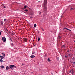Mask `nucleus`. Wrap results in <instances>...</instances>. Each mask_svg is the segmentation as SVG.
Here are the masks:
<instances>
[{
	"label": "nucleus",
	"mask_w": 75,
	"mask_h": 75,
	"mask_svg": "<svg viewBox=\"0 0 75 75\" xmlns=\"http://www.w3.org/2000/svg\"><path fill=\"white\" fill-rule=\"evenodd\" d=\"M47 61L48 62H50L51 61V59H50V58H49L47 59Z\"/></svg>",
	"instance_id": "obj_10"
},
{
	"label": "nucleus",
	"mask_w": 75,
	"mask_h": 75,
	"mask_svg": "<svg viewBox=\"0 0 75 75\" xmlns=\"http://www.w3.org/2000/svg\"><path fill=\"white\" fill-rule=\"evenodd\" d=\"M2 40L4 42H5L6 41V39L5 37H3L2 38Z\"/></svg>",
	"instance_id": "obj_3"
},
{
	"label": "nucleus",
	"mask_w": 75,
	"mask_h": 75,
	"mask_svg": "<svg viewBox=\"0 0 75 75\" xmlns=\"http://www.w3.org/2000/svg\"><path fill=\"white\" fill-rule=\"evenodd\" d=\"M10 40L11 41H12V42H13V40H11V38H10Z\"/></svg>",
	"instance_id": "obj_27"
},
{
	"label": "nucleus",
	"mask_w": 75,
	"mask_h": 75,
	"mask_svg": "<svg viewBox=\"0 0 75 75\" xmlns=\"http://www.w3.org/2000/svg\"><path fill=\"white\" fill-rule=\"evenodd\" d=\"M65 58H67V55H65Z\"/></svg>",
	"instance_id": "obj_26"
},
{
	"label": "nucleus",
	"mask_w": 75,
	"mask_h": 75,
	"mask_svg": "<svg viewBox=\"0 0 75 75\" xmlns=\"http://www.w3.org/2000/svg\"><path fill=\"white\" fill-rule=\"evenodd\" d=\"M2 54L3 55V54H4V53H2Z\"/></svg>",
	"instance_id": "obj_38"
},
{
	"label": "nucleus",
	"mask_w": 75,
	"mask_h": 75,
	"mask_svg": "<svg viewBox=\"0 0 75 75\" xmlns=\"http://www.w3.org/2000/svg\"><path fill=\"white\" fill-rule=\"evenodd\" d=\"M69 72H72V71L71 70L70 71H69Z\"/></svg>",
	"instance_id": "obj_32"
},
{
	"label": "nucleus",
	"mask_w": 75,
	"mask_h": 75,
	"mask_svg": "<svg viewBox=\"0 0 75 75\" xmlns=\"http://www.w3.org/2000/svg\"><path fill=\"white\" fill-rule=\"evenodd\" d=\"M36 26H37V25H36V24H35L34 25V27L35 28L36 27Z\"/></svg>",
	"instance_id": "obj_15"
},
{
	"label": "nucleus",
	"mask_w": 75,
	"mask_h": 75,
	"mask_svg": "<svg viewBox=\"0 0 75 75\" xmlns=\"http://www.w3.org/2000/svg\"><path fill=\"white\" fill-rule=\"evenodd\" d=\"M59 38H61V36H59Z\"/></svg>",
	"instance_id": "obj_29"
},
{
	"label": "nucleus",
	"mask_w": 75,
	"mask_h": 75,
	"mask_svg": "<svg viewBox=\"0 0 75 75\" xmlns=\"http://www.w3.org/2000/svg\"><path fill=\"white\" fill-rule=\"evenodd\" d=\"M11 45L13 47V46H14V44L13 43H12L11 44Z\"/></svg>",
	"instance_id": "obj_19"
},
{
	"label": "nucleus",
	"mask_w": 75,
	"mask_h": 75,
	"mask_svg": "<svg viewBox=\"0 0 75 75\" xmlns=\"http://www.w3.org/2000/svg\"><path fill=\"white\" fill-rule=\"evenodd\" d=\"M6 30L7 31H8V29H7L6 28Z\"/></svg>",
	"instance_id": "obj_37"
},
{
	"label": "nucleus",
	"mask_w": 75,
	"mask_h": 75,
	"mask_svg": "<svg viewBox=\"0 0 75 75\" xmlns=\"http://www.w3.org/2000/svg\"><path fill=\"white\" fill-rule=\"evenodd\" d=\"M71 74L72 75H73V74H74V71H72V72H71Z\"/></svg>",
	"instance_id": "obj_20"
},
{
	"label": "nucleus",
	"mask_w": 75,
	"mask_h": 75,
	"mask_svg": "<svg viewBox=\"0 0 75 75\" xmlns=\"http://www.w3.org/2000/svg\"><path fill=\"white\" fill-rule=\"evenodd\" d=\"M22 65H23H23H24V64H22Z\"/></svg>",
	"instance_id": "obj_36"
},
{
	"label": "nucleus",
	"mask_w": 75,
	"mask_h": 75,
	"mask_svg": "<svg viewBox=\"0 0 75 75\" xmlns=\"http://www.w3.org/2000/svg\"><path fill=\"white\" fill-rule=\"evenodd\" d=\"M23 40L25 42H27V38H23Z\"/></svg>",
	"instance_id": "obj_5"
},
{
	"label": "nucleus",
	"mask_w": 75,
	"mask_h": 75,
	"mask_svg": "<svg viewBox=\"0 0 75 75\" xmlns=\"http://www.w3.org/2000/svg\"><path fill=\"white\" fill-rule=\"evenodd\" d=\"M9 67L10 68H11V69L12 70L13 69V68H16V66H14V65H10L9 66Z\"/></svg>",
	"instance_id": "obj_2"
},
{
	"label": "nucleus",
	"mask_w": 75,
	"mask_h": 75,
	"mask_svg": "<svg viewBox=\"0 0 75 75\" xmlns=\"http://www.w3.org/2000/svg\"><path fill=\"white\" fill-rule=\"evenodd\" d=\"M6 21V19H5L4 20V21Z\"/></svg>",
	"instance_id": "obj_34"
},
{
	"label": "nucleus",
	"mask_w": 75,
	"mask_h": 75,
	"mask_svg": "<svg viewBox=\"0 0 75 75\" xmlns=\"http://www.w3.org/2000/svg\"><path fill=\"white\" fill-rule=\"evenodd\" d=\"M0 57L1 58V59H4V57L3 56H0Z\"/></svg>",
	"instance_id": "obj_9"
},
{
	"label": "nucleus",
	"mask_w": 75,
	"mask_h": 75,
	"mask_svg": "<svg viewBox=\"0 0 75 75\" xmlns=\"http://www.w3.org/2000/svg\"><path fill=\"white\" fill-rule=\"evenodd\" d=\"M0 62H3V60H2V59H0Z\"/></svg>",
	"instance_id": "obj_25"
},
{
	"label": "nucleus",
	"mask_w": 75,
	"mask_h": 75,
	"mask_svg": "<svg viewBox=\"0 0 75 75\" xmlns=\"http://www.w3.org/2000/svg\"><path fill=\"white\" fill-rule=\"evenodd\" d=\"M42 13V12H41L40 13H39V15H40V14Z\"/></svg>",
	"instance_id": "obj_22"
},
{
	"label": "nucleus",
	"mask_w": 75,
	"mask_h": 75,
	"mask_svg": "<svg viewBox=\"0 0 75 75\" xmlns=\"http://www.w3.org/2000/svg\"><path fill=\"white\" fill-rule=\"evenodd\" d=\"M73 64L74 65H75V62H73Z\"/></svg>",
	"instance_id": "obj_28"
},
{
	"label": "nucleus",
	"mask_w": 75,
	"mask_h": 75,
	"mask_svg": "<svg viewBox=\"0 0 75 75\" xmlns=\"http://www.w3.org/2000/svg\"><path fill=\"white\" fill-rule=\"evenodd\" d=\"M47 0H44V10L45 11H47Z\"/></svg>",
	"instance_id": "obj_1"
},
{
	"label": "nucleus",
	"mask_w": 75,
	"mask_h": 75,
	"mask_svg": "<svg viewBox=\"0 0 75 75\" xmlns=\"http://www.w3.org/2000/svg\"><path fill=\"white\" fill-rule=\"evenodd\" d=\"M10 67H8L7 66L6 68V70H8V69H10Z\"/></svg>",
	"instance_id": "obj_7"
},
{
	"label": "nucleus",
	"mask_w": 75,
	"mask_h": 75,
	"mask_svg": "<svg viewBox=\"0 0 75 75\" xmlns=\"http://www.w3.org/2000/svg\"><path fill=\"white\" fill-rule=\"evenodd\" d=\"M38 41H40V38H38Z\"/></svg>",
	"instance_id": "obj_23"
},
{
	"label": "nucleus",
	"mask_w": 75,
	"mask_h": 75,
	"mask_svg": "<svg viewBox=\"0 0 75 75\" xmlns=\"http://www.w3.org/2000/svg\"><path fill=\"white\" fill-rule=\"evenodd\" d=\"M20 39H21V37H19V38H18V40H20Z\"/></svg>",
	"instance_id": "obj_21"
},
{
	"label": "nucleus",
	"mask_w": 75,
	"mask_h": 75,
	"mask_svg": "<svg viewBox=\"0 0 75 75\" xmlns=\"http://www.w3.org/2000/svg\"><path fill=\"white\" fill-rule=\"evenodd\" d=\"M68 55H69V56H70V55H71V54H68Z\"/></svg>",
	"instance_id": "obj_33"
},
{
	"label": "nucleus",
	"mask_w": 75,
	"mask_h": 75,
	"mask_svg": "<svg viewBox=\"0 0 75 75\" xmlns=\"http://www.w3.org/2000/svg\"><path fill=\"white\" fill-rule=\"evenodd\" d=\"M75 9V7L73 6H71V7L70 10H74Z\"/></svg>",
	"instance_id": "obj_4"
},
{
	"label": "nucleus",
	"mask_w": 75,
	"mask_h": 75,
	"mask_svg": "<svg viewBox=\"0 0 75 75\" xmlns=\"http://www.w3.org/2000/svg\"><path fill=\"white\" fill-rule=\"evenodd\" d=\"M34 57H35V56L32 55V56H30V57L31 58H34Z\"/></svg>",
	"instance_id": "obj_11"
},
{
	"label": "nucleus",
	"mask_w": 75,
	"mask_h": 75,
	"mask_svg": "<svg viewBox=\"0 0 75 75\" xmlns=\"http://www.w3.org/2000/svg\"><path fill=\"white\" fill-rule=\"evenodd\" d=\"M59 57H57L56 58V59H57V60H59Z\"/></svg>",
	"instance_id": "obj_18"
},
{
	"label": "nucleus",
	"mask_w": 75,
	"mask_h": 75,
	"mask_svg": "<svg viewBox=\"0 0 75 75\" xmlns=\"http://www.w3.org/2000/svg\"><path fill=\"white\" fill-rule=\"evenodd\" d=\"M25 9L24 10V11H26V12H27L28 11V9Z\"/></svg>",
	"instance_id": "obj_14"
},
{
	"label": "nucleus",
	"mask_w": 75,
	"mask_h": 75,
	"mask_svg": "<svg viewBox=\"0 0 75 75\" xmlns=\"http://www.w3.org/2000/svg\"><path fill=\"white\" fill-rule=\"evenodd\" d=\"M3 56H4V57H5V54H3Z\"/></svg>",
	"instance_id": "obj_30"
},
{
	"label": "nucleus",
	"mask_w": 75,
	"mask_h": 75,
	"mask_svg": "<svg viewBox=\"0 0 75 75\" xmlns=\"http://www.w3.org/2000/svg\"><path fill=\"white\" fill-rule=\"evenodd\" d=\"M1 68H4V66H1Z\"/></svg>",
	"instance_id": "obj_17"
},
{
	"label": "nucleus",
	"mask_w": 75,
	"mask_h": 75,
	"mask_svg": "<svg viewBox=\"0 0 75 75\" xmlns=\"http://www.w3.org/2000/svg\"><path fill=\"white\" fill-rule=\"evenodd\" d=\"M65 47V45H63V46H62V48L63 47Z\"/></svg>",
	"instance_id": "obj_24"
},
{
	"label": "nucleus",
	"mask_w": 75,
	"mask_h": 75,
	"mask_svg": "<svg viewBox=\"0 0 75 75\" xmlns=\"http://www.w3.org/2000/svg\"><path fill=\"white\" fill-rule=\"evenodd\" d=\"M1 6H2V7H3V8H6V6H4V4H2L1 5Z\"/></svg>",
	"instance_id": "obj_6"
},
{
	"label": "nucleus",
	"mask_w": 75,
	"mask_h": 75,
	"mask_svg": "<svg viewBox=\"0 0 75 75\" xmlns=\"http://www.w3.org/2000/svg\"><path fill=\"white\" fill-rule=\"evenodd\" d=\"M1 32H0V35H1Z\"/></svg>",
	"instance_id": "obj_31"
},
{
	"label": "nucleus",
	"mask_w": 75,
	"mask_h": 75,
	"mask_svg": "<svg viewBox=\"0 0 75 75\" xmlns=\"http://www.w3.org/2000/svg\"><path fill=\"white\" fill-rule=\"evenodd\" d=\"M67 52H69V50H67Z\"/></svg>",
	"instance_id": "obj_35"
},
{
	"label": "nucleus",
	"mask_w": 75,
	"mask_h": 75,
	"mask_svg": "<svg viewBox=\"0 0 75 75\" xmlns=\"http://www.w3.org/2000/svg\"><path fill=\"white\" fill-rule=\"evenodd\" d=\"M65 29H66V30H69V31H71V30L68 29V28H64L63 29V30H65Z\"/></svg>",
	"instance_id": "obj_8"
},
{
	"label": "nucleus",
	"mask_w": 75,
	"mask_h": 75,
	"mask_svg": "<svg viewBox=\"0 0 75 75\" xmlns=\"http://www.w3.org/2000/svg\"><path fill=\"white\" fill-rule=\"evenodd\" d=\"M1 25H3V22L1 21Z\"/></svg>",
	"instance_id": "obj_13"
},
{
	"label": "nucleus",
	"mask_w": 75,
	"mask_h": 75,
	"mask_svg": "<svg viewBox=\"0 0 75 75\" xmlns=\"http://www.w3.org/2000/svg\"><path fill=\"white\" fill-rule=\"evenodd\" d=\"M30 18H32V17H30Z\"/></svg>",
	"instance_id": "obj_39"
},
{
	"label": "nucleus",
	"mask_w": 75,
	"mask_h": 75,
	"mask_svg": "<svg viewBox=\"0 0 75 75\" xmlns=\"http://www.w3.org/2000/svg\"><path fill=\"white\" fill-rule=\"evenodd\" d=\"M24 8L25 9V8H27V6H26L25 5V6H24Z\"/></svg>",
	"instance_id": "obj_16"
},
{
	"label": "nucleus",
	"mask_w": 75,
	"mask_h": 75,
	"mask_svg": "<svg viewBox=\"0 0 75 75\" xmlns=\"http://www.w3.org/2000/svg\"><path fill=\"white\" fill-rule=\"evenodd\" d=\"M35 53V52L34 51H33L32 52V54H34Z\"/></svg>",
	"instance_id": "obj_12"
},
{
	"label": "nucleus",
	"mask_w": 75,
	"mask_h": 75,
	"mask_svg": "<svg viewBox=\"0 0 75 75\" xmlns=\"http://www.w3.org/2000/svg\"><path fill=\"white\" fill-rule=\"evenodd\" d=\"M74 58H73L72 59H73V60H74Z\"/></svg>",
	"instance_id": "obj_40"
}]
</instances>
